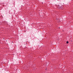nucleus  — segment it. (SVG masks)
Instances as JSON below:
<instances>
[{
	"label": "nucleus",
	"instance_id": "nucleus-1",
	"mask_svg": "<svg viewBox=\"0 0 73 73\" xmlns=\"http://www.w3.org/2000/svg\"><path fill=\"white\" fill-rule=\"evenodd\" d=\"M69 43V42L68 41H67L66 42V44H68Z\"/></svg>",
	"mask_w": 73,
	"mask_h": 73
},
{
	"label": "nucleus",
	"instance_id": "nucleus-2",
	"mask_svg": "<svg viewBox=\"0 0 73 73\" xmlns=\"http://www.w3.org/2000/svg\"><path fill=\"white\" fill-rule=\"evenodd\" d=\"M59 8H60V9H61V8H62V7H59Z\"/></svg>",
	"mask_w": 73,
	"mask_h": 73
}]
</instances>
